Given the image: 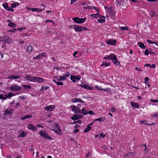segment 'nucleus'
<instances>
[{
    "label": "nucleus",
    "instance_id": "a878e982",
    "mask_svg": "<svg viewBox=\"0 0 158 158\" xmlns=\"http://www.w3.org/2000/svg\"><path fill=\"white\" fill-rule=\"evenodd\" d=\"M32 117V115L31 114H28V115H26L25 116H24V117L22 118H21V120H24L26 119L31 118Z\"/></svg>",
    "mask_w": 158,
    "mask_h": 158
},
{
    "label": "nucleus",
    "instance_id": "f8f14e48",
    "mask_svg": "<svg viewBox=\"0 0 158 158\" xmlns=\"http://www.w3.org/2000/svg\"><path fill=\"white\" fill-rule=\"evenodd\" d=\"M78 85L85 89H87L88 90H92L93 89V88L92 87H90L87 85L81 84Z\"/></svg>",
    "mask_w": 158,
    "mask_h": 158
},
{
    "label": "nucleus",
    "instance_id": "a211bd4d",
    "mask_svg": "<svg viewBox=\"0 0 158 158\" xmlns=\"http://www.w3.org/2000/svg\"><path fill=\"white\" fill-rule=\"evenodd\" d=\"M130 104L132 107L135 108H139V105L137 103L131 101L130 102Z\"/></svg>",
    "mask_w": 158,
    "mask_h": 158
},
{
    "label": "nucleus",
    "instance_id": "6ab92c4d",
    "mask_svg": "<svg viewBox=\"0 0 158 158\" xmlns=\"http://www.w3.org/2000/svg\"><path fill=\"white\" fill-rule=\"evenodd\" d=\"M12 2L13 3L11 4L10 7L12 8H15L16 7L18 6L19 4V2H15L14 1H12Z\"/></svg>",
    "mask_w": 158,
    "mask_h": 158
},
{
    "label": "nucleus",
    "instance_id": "20e7f679",
    "mask_svg": "<svg viewBox=\"0 0 158 158\" xmlns=\"http://www.w3.org/2000/svg\"><path fill=\"white\" fill-rule=\"evenodd\" d=\"M21 88L20 86L16 84H15L11 86L10 88V90L11 91H18L21 89Z\"/></svg>",
    "mask_w": 158,
    "mask_h": 158
},
{
    "label": "nucleus",
    "instance_id": "603ef678",
    "mask_svg": "<svg viewBox=\"0 0 158 158\" xmlns=\"http://www.w3.org/2000/svg\"><path fill=\"white\" fill-rule=\"evenodd\" d=\"M149 51L148 49H146L144 52V54L145 55H148L149 54Z\"/></svg>",
    "mask_w": 158,
    "mask_h": 158
},
{
    "label": "nucleus",
    "instance_id": "8fccbe9b",
    "mask_svg": "<svg viewBox=\"0 0 158 158\" xmlns=\"http://www.w3.org/2000/svg\"><path fill=\"white\" fill-rule=\"evenodd\" d=\"M30 76L29 75L27 76L26 77H24L23 78L25 79V81H30Z\"/></svg>",
    "mask_w": 158,
    "mask_h": 158
},
{
    "label": "nucleus",
    "instance_id": "393cba45",
    "mask_svg": "<svg viewBox=\"0 0 158 158\" xmlns=\"http://www.w3.org/2000/svg\"><path fill=\"white\" fill-rule=\"evenodd\" d=\"M116 57H117L114 54H112L109 55V59L111 60L112 61L113 60H114L115 59V58H116Z\"/></svg>",
    "mask_w": 158,
    "mask_h": 158
},
{
    "label": "nucleus",
    "instance_id": "2f4dec72",
    "mask_svg": "<svg viewBox=\"0 0 158 158\" xmlns=\"http://www.w3.org/2000/svg\"><path fill=\"white\" fill-rule=\"evenodd\" d=\"M144 67L147 66L151 68H152L153 69L155 68L156 67V66L154 64H152V65H151L150 64H145L144 65Z\"/></svg>",
    "mask_w": 158,
    "mask_h": 158
},
{
    "label": "nucleus",
    "instance_id": "39448f33",
    "mask_svg": "<svg viewBox=\"0 0 158 158\" xmlns=\"http://www.w3.org/2000/svg\"><path fill=\"white\" fill-rule=\"evenodd\" d=\"M54 126H56L57 129H52V130L54 131L56 134L59 135H61L62 133L60 128L59 124H54Z\"/></svg>",
    "mask_w": 158,
    "mask_h": 158
},
{
    "label": "nucleus",
    "instance_id": "9d476101",
    "mask_svg": "<svg viewBox=\"0 0 158 158\" xmlns=\"http://www.w3.org/2000/svg\"><path fill=\"white\" fill-rule=\"evenodd\" d=\"M27 134L26 131H19L18 133V137L21 138L24 137Z\"/></svg>",
    "mask_w": 158,
    "mask_h": 158
},
{
    "label": "nucleus",
    "instance_id": "c85d7f7f",
    "mask_svg": "<svg viewBox=\"0 0 158 158\" xmlns=\"http://www.w3.org/2000/svg\"><path fill=\"white\" fill-rule=\"evenodd\" d=\"M91 127L90 126V124H88L87 125V128L85 129L84 130V132L85 133H86L87 132L91 130Z\"/></svg>",
    "mask_w": 158,
    "mask_h": 158
},
{
    "label": "nucleus",
    "instance_id": "338daca9",
    "mask_svg": "<svg viewBox=\"0 0 158 158\" xmlns=\"http://www.w3.org/2000/svg\"><path fill=\"white\" fill-rule=\"evenodd\" d=\"M135 69L139 71H142V69L136 67L135 68Z\"/></svg>",
    "mask_w": 158,
    "mask_h": 158
},
{
    "label": "nucleus",
    "instance_id": "473e14b6",
    "mask_svg": "<svg viewBox=\"0 0 158 158\" xmlns=\"http://www.w3.org/2000/svg\"><path fill=\"white\" fill-rule=\"evenodd\" d=\"M105 117H102L101 118H98L95 119V121H99V122H103L105 120Z\"/></svg>",
    "mask_w": 158,
    "mask_h": 158
},
{
    "label": "nucleus",
    "instance_id": "e2e57ef3",
    "mask_svg": "<svg viewBox=\"0 0 158 158\" xmlns=\"http://www.w3.org/2000/svg\"><path fill=\"white\" fill-rule=\"evenodd\" d=\"M150 101L151 102H158V100H156L154 99H151L150 100Z\"/></svg>",
    "mask_w": 158,
    "mask_h": 158
},
{
    "label": "nucleus",
    "instance_id": "09e8293b",
    "mask_svg": "<svg viewBox=\"0 0 158 158\" xmlns=\"http://www.w3.org/2000/svg\"><path fill=\"white\" fill-rule=\"evenodd\" d=\"M105 21V19H100L98 20V21L100 23H102L104 22Z\"/></svg>",
    "mask_w": 158,
    "mask_h": 158
},
{
    "label": "nucleus",
    "instance_id": "b1692460",
    "mask_svg": "<svg viewBox=\"0 0 158 158\" xmlns=\"http://www.w3.org/2000/svg\"><path fill=\"white\" fill-rule=\"evenodd\" d=\"M32 50V47L30 45H29L27 48L26 52L28 53H30Z\"/></svg>",
    "mask_w": 158,
    "mask_h": 158
},
{
    "label": "nucleus",
    "instance_id": "f704fd0d",
    "mask_svg": "<svg viewBox=\"0 0 158 158\" xmlns=\"http://www.w3.org/2000/svg\"><path fill=\"white\" fill-rule=\"evenodd\" d=\"M138 44L139 47L142 49H144L145 48L144 45L143 43L141 42H139Z\"/></svg>",
    "mask_w": 158,
    "mask_h": 158
},
{
    "label": "nucleus",
    "instance_id": "dca6fc26",
    "mask_svg": "<svg viewBox=\"0 0 158 158\" xmlns=\"http://www.w3.org/2000/svg\"><path fill=\"white\" fill-rule=\"evenodd\" d=\"M46 80L41 77H37L36 82L38 83H42L45 82Z\"/></svg>",
    "mask_w": 158,
    "mask_h": 158
},
{
    "label": "nucleus",
    "instance_id": "c756f323",
    "mask_svg": "<svg viewBox=\"0 0 158 158\" xmlns=\"http://www.w3.org/2000/svg\"><path fill=\"white\" fill-rule=\"evenodd\" d=\"M100 16V14L99 13H97L96 14H91L90 15V16L95 19L99 17Z\"/></svg>",
    "mask_w": 158,
    "mask_h": 158
},
{
    "label": "nucleus",
    "instance_id": "de8ad7c7",
    "mask_svg": "<svg viewBox=\"0 0 158 158\" xmlns=\"http://www.w3.org/2000/svg\"><path fill=\"white\" fill-rule=\"evenodd\" d=\"M156 14V12L154 11H151L150 12V16L151 17H153Z\"/></svg>",
    "mask_w": 158,
    "mask_h": 158
},
{
    "label": "nucleus",
    "instance_id": "423d86ee",
    "mask_svg": "<svg viewBox=\"0 0 158 158\" xmlns=\"http://www.w3.org/2000/svg\"><path fill=\"white\" fill-rule=\"evenodd\" d=\"M70 108L71 109L72 111L75 113H80L81 112L80 109L75 105L71 106Z\"/></svg>",
    "mask_w": 158,
    "mask_h": 158
},
{
    "label": "nucleus",
    "instance_id": "bb28decb",
    "mask_svg": "<svg viewBox=\"0 0 158 158\" xmlns=\"http://www.w3.org/2000/svg\"><path fill=\"white\" fill-rule=\"evenodd\" d=\"M37 77H30L29 81L32 82H36Z\"/></svg>",
    "mask_w": 158,
    "mask_h": 158
},
{
    "label": "nucleus",
    "instance_id": "6e6d98bb",
    "mask_svg": "<svg viewBox=\"0 0 158 158\" xmlns=\"http://www.w3.org/2000/svg\"><path fill=\"white\" fill-rule=\"evenodd\" d=\"M76 80L78 81L81 79V77L79 75L75 76Z\"/></svg>",
    "mask_w": 158,
    "mask_h": 158
},
{
    "label": "nucleus",
    "instance_id": "5701e85b",
    "mask_svg": "<svg viewBox=\"0 0 158 158\" xmlns=\"http://www.w3.org/2000/svg\"><path fill=\"white\" fill-rule=\"evenodd\" d=\"M56 79L58 81H64L67 79V78H65L63 76H61L57 77Z\"/></svg>",
    "mask_w": 158,
    "mask_h": 158
},
{
    "label": "nucleus",
    "instance_id": "ea45409f",
    "mask_svg": "<svg viewBox=\"0 0 158 158\" xmlns=\"http://www.w3.org/2000/svg\"><path fill=\"white\" fill-rule=\"evenodd\" d=\"M53 81L55 83H56L57 85H63V83L60 82H57L55 80H53Z\"/></svg>",
    "mask_w": 158,
    "mask_h": 158
},
{
    "label": "nucleus",
    "instance_id": "a19ab883",
    "mask_svg": "<svg viewBox=\"0 0 158 158\" xmlns=\"http://www.w3.org/2000/svg\"><path fill=\"white\" fill-rule=\"evenodd\" d=\"M71 80L73 82H75L76 80L75 78V76L74 75H71L70 77Z\"/></svg>",
    "mask_w": 158,
    "mask_h": 158
},
{
    "label": "nucleus",
    "instance_id": "774afa93",
    "mask_svg": "<svg viewBox=\"0 0 158 158\" xmlns=\"http://www.w3.org/2000/svg\"><path fill=\"white\" fill-rule=\"evenodd\" d=\"M41 54L42 57H45L46 56V53H41Z\"/></svg>",
    "mask_w": 158,
    "mask_h": 158
},
{
    "label": "nucleus",
    "instance_id": "13d9d810",
    "mask_svg": "<svg viewBox=\"0 0 158 158\" xmlns=\"http://www.w3.org/2000/svg\"><path fill=\"white\" fill-rule=\"evenodd\" d=\"M20 76H15V75H14V79L15 80V79H19L20 78Z\"/></svg>",
    "mask_w": 158,
    "mask_h": 158
},
{
    "label": "nucleus",
    "instance_id": "c03bdc74",
    "mask_svg": "<svg viewBox=\"0 0 158 158\" xmlns=\"http://www.w3.org/2000/svg\"><path fill=\"white\" fill-rule=\"evenodd\" d=\"M71 74L68 72H66L63 75V76L65 78H67L69 77Z\"/></svg>",
    "mask_w": 158,
    "mask_h": 158
},
{
    "label": "nucleus",
    "instance_id": "4c0bfd02",
    "mask_svg": "<svg viewBox=\"0 0 158 158\" xmlns=\"http://www.w3.org/2000/svg\"><path fill=\"white\" fill-rule=\"evenodd\" d=\"M80 113L85 115L87 114V111L85 110L84 108H82L81 111Z\"/></svg>",
    "mask_w": 158,
    "mask_h": 158
},
{
    "label": "nucleus",
    "instance_id": "a18cd8bd",
    "mask_svg": "<svg viewBox=\"0 0 158 158\" xmlns=\"http://www.w3.org/2000/svg\"><path fill=\"white\" fill-rule=\"evenodd\" d=\"M23 87L25 89H30L31 88V86L29 85H23Z\"/></svg>",
    "mask_w": 158,
    "mask_h": 158
},
{
    "label": "nucleus",
    "instance_id": "72a5a7b5",
    "mask_svg": "<svg viewBox=\"0 0 158 158\" xmlns=\"http://www.w3.org/2000/svg\"><path fill=\"white\" fill-rule=\"evenodd\" d=\"M2 6L6 10H7L9 7L7 3L6 2L3 3L2 4Z\"/></svg>",
    "mask_w": 158,
    "mask_h": 158
},
{
    "label": "nucleus",
    "instance_id": "f257e3e1",
    "mask_svg": "<svg viewBox=\"0 0 158 158\" xmlns=\"http://www.w3.org/2000/svg\"><path fill=\"white\" fill-rule=\"evenodd\" d=\"M1 41L3 42L4 43L9 44L11 43L12 40L9 36H4L1 39Z\"/></svg>",
    "mask_w": 158,
    "mask_h": 158
},
{
    "label": "nucleus",
    "instance_id": "0e129e2a",
    "mask_svg": "<svg viewBox=\"0 0 158 158\" xmlns=\"http://www.w3.org/2000/svg\"><path fill=\"white\" fill-rule=\"evenodd\" d=\"M7 10L13 12L14 11V10L9 7Z\"/></svg>",
    "mask_w": 158,
    "mask_h": 158
},
{
    "label": "nucleus",
    "instance_id": "4468645a",
    "mask_svg": "<svg viewBox=\"0 0 158 158\" xmlns=\"http://www.w3.org/2000/svg\"><path fill=\"white\" fill-rule=\"evenodd\" d=\"M13 110L11 109H7L6 110L4 113V115L5 116L9 115H10L13 113Z\"/></svg>",
    "mask_w": 158,
    "mask_h": 158
},
{
    "label": "nucleus",
    "instance_id": "052dcab7",
    "mask_svg": "<svg viewBox=\"0 0 158 158\" xmlns=\"http://www.w3.org/2000/svg\"><path fill=\"white\" fill-rule=\"evenodd\" d=\"M149 80V78L148 77H145V84L148 83V81Z\"/></svg>",
    "mask_w": 158,
    "mask_h": 158
},
{
    "label": "nucleus",
    "instance_id": "412c9836",
    "mask_svg": "<svg viewBox=\"0 0 158 158\" xmlns=\"http://www.w3.org/2000/svg\"><path fill=\"white\" fill-rule=\"evenodd\" d=\"M110 63H107L106 61H104L102 62L101 66L107 67L110 66Z\"/></svg>",
    "mask_w": 158,
    "mask_h": 158
},
{
    "label": "nucleus",
    "instance_id": "bf43d9fd",
    "mask_svg": "<svg viewBox=\"0 0 158 158\" xmlns=\"http://www.w3.org/2000/svg\"><path fill=\"white\" fill-rule=\"evenodd\" d=\"M110 111L112 112H114L116 111L115 108L114 107H112L111 108Z\"/></svg>",
    "mask_w": 158,
    "mask_h": 158
},
{
    "label": "nucleus",
    "instance_id": "e433bc0d",
    "mask_svg": "<svg viewBox=\"0 0 158 158\" xmlns=\"http://www.w3.org/2000/svg\"><path fill=\"white\" fill-rule=\"evenodd\" d=\"M22 30V29L21 28L20 29L15 28V29H12L11 30H9L8 31L9 32H11L15 33V32L17 30L18 31V30Z\"/></svg>",
    "mask_w": 158,
    "mask_h": 158
},
{
    "label": "nucleus",
    "instance_id": "f03ea898",
    "mask_svg": "<svg viewBox=\"0 0 158 158\" xmlns=\"http://www.w3.org/2000/svg\"><path fill=\"white\" fill-rule=\"evenodd\" d=\"M39 134L43 138L48 139L50 140H52L53 139L49 136L48 134L45 132L44 131L41 130L39 132Z\"/></svg>",
    "mask_w": 158,
    "mask_h": 158
},
{
    "label": "nucleus",
    "instance_id": "4d7b16f0",
    "mask_svg": "<svg viewBox=\"0 0 158 158\" xmlns=\"http://www.w3.org/2000/svg\"><path fill=\"white\" fill-rule=\"evenodd\" d=\"M81 29H82V30H84V31H88V30H89L85 27H84V26H81Z\"/></svg>",
    "mask_w": 158,
    "mask_h": 158
},
{
    "label": "nucleus",
    "instance_id": "58836bf2",
    "mask_svg": "<svg viewBox=\"0 0 158 158\" xmlns=\"http://www.w3.org/2000/svg\"><path fill=\"white\" fill-rule=\"evenodd\" d=\"M14 95V94L12 93H9L7 95H5L6 98L11 97Z\"/></svg>",
    "mask_w": 158,
    "mask_h": 158
},
{
    "label": "nucleus",
    "instance_id": "cd10ccee",
    "mask_svg": "<svg viewBox=\"0 0 158 158\" xmlns=\"http://www.w3.org/2000/svg\"><path fill=\"white\" fill-rule=\"evenodd\" d=\"M139 123L140 124H143L145 125H151L153 124V123H152V124H149L147 122L146 120H144V121H139Z\"/></svg>",
    "mask_w": 158,
    "mask_h": 158
},
{
    "label": "nucleus",
    "instance_id": "1a4fd4ad",
    "mask_svg": "<svg viewBox=\"0 0 158 158\" xmlns=\"http://www.w3.org/2000/svg\"><path fill=\"white\" fill-rule=\"evenodd\" d=\"M95 89L98 90H103L104 91H106L107 92H110V89L109 88L104 89L102 88L101 87H99L97 85H95Z\"/></svg>",
    "mask_w": 158,
    "mask_h": 158
},
{
    "label": "nucleus",
    "instance_id": "5fc2aeb1",
    "mask_svg": "<svg viewBox=\"0 0 158 158\" xmlns=\"http://www.w3.org/2000/svg\"><path fill=\"white\" fill-rule=\"evenodd\" d=\"M14 75L9 76L7 77V79H10L11 80L14 79Z\"/></svg>",
    "mask_w": 158,
    "mask_h": 158
},
{
    "label": "nucleus",
    "instance_id": "f3484780",
    "mask_svg": "<svg viewBox=\"0 0 158 158\" xmlns=\"http://www.w3.org/2000/svg\"><path fill=\"white\" fill-rule=\"evenodd\" d=\"M28 9L32 11H35L37 12H40L43 11L44 10H42L38 8H30V9L28 8Z\"/></svg>",
    "mask_w": 158,
    "mask_h": 158
},
{
    "label": "nucleus",
    "instance_id": "0eeeda50",
    "mask_svg": "<svg viewBox=\"0 0 158 158\" xmlns=\"http://www.w3.org/2000/svg\"><path fill=\"white\" fill-rule=\"evenodd\" d=\"M55 106L54 105H50L44 107V110L48 111H52L55 108Z\"/></svg>",
    "mask_w": 158,
    "mask_h": 158
},
{
    "label": "nucleus",
    "instance_id": "4be33fe9",
    "mask_svg": "<svg viewBox=\"0 0 158 158\" xmlns=\"http://www.w3.org/2000/svg\"><path fill=\"white\" fill-rule=\"evenodd\" d=\"M112 62L115 65H118L120 66V63L118 61L117 57H116V58H115V59Z\"/></svg>",
    "mask_w": 158,
    "mask_h": 158
},
{
    "label": "nucleus",
    "instance_id": "6e6552de",
    "mask_svg": "<svg viewBox=\"0 0 158 158\" xmlns=\"http://www.w3.org/2000/svg\"><path fill=\"white\" fill-rule=\"evenodd\" d=\"M107 44L109 45L114 46L116 44V40L110 39L106 41Z\"/></svg>",
    "mask_w": 158,
    "mask_h": 158
},
{
    "label": "nucleus",
    "instance_id": "49530a36",
    "mask_svg": "<svg viewBox=\"0 0 158 158\" xmlns=\"http://www.w3.org/2000/svg\"><path fill=\"white\" fill-rule=\"evenodd\" d=\"M151 117H158V113H153L151 115Z\"/></svg>",
    "mask_w": 158,
    "mask_h": 158
},
{
    "label": "nucleus",
    "instance_id": "aec40b11",
    "mask_svg": "<svg viewBox=\"0 0 158 158\" xmlns=\"http://www.w3.org/2000/svg\"><path fill=\"white\" fill-rule=\"evenodd\" d=\"M73 102H81L82 103H85V102L80 98H74L72 101Z\"/></svg>",
    "mask_w": 158,
    "mask_h": 158
},
{
    "label": "nucleus",
    "instance_id": "864d4df0",
    "mask_svg": "<svg viewBox=\"0 0 158 158\" xmlns=\"http://www.w3.org/2000/svg\"><path fill=\"white\" fill-rule=\"evenodd\" d=\"M0 99H1L6 100V97H4L2 94H0Z\"/></svg>",
    "mask_w": 158,
    "mask_h": 158
},
{
    "label": "nucleus",
    "instance_id": "37998d69",
    "mask_svg": "<svg viewBox=\"0 0 158 158\" xmlns=\"http://www.w3.org/2000/svg\"><path fill=\"white\" fill-rule=\"evenodd\" d=\"M119 28L122 30L127 31L128 29V27H119Z\"/></svg>",
    "mask_w": 158,
    "mask_h": 158
},
{
    "label": "nucleus",
    "instance_id": "3c124183",
    "mask_svg": "<svg viewBox=\"0 0 158 158\" xmlns=\"http://www.w3.org/2000/svg\"><path fill=\"white\" fill-rule=\"evenodd\" d=\"M106 135L104 134H103L102 133H100L99 134L98 136L100 137H102L103 138H104L105 136Z\"/></svg>",
    "mask_w": 158,
    "mask_h": 158
},
{
    "label": "nucleus",
    "instance_id": "9b49d317",
    "mask_svg": "<svg viewBox=\"0 0 158 158\" xmlns=\"http://www.w3.org/2000/svg\"><path fill=\"white\" fill-rule=\"evenodd\" d=\"M84 9H94L97 12H100L99 10L96 7L93 6H85L83 7Z\"/></svg>",
    "mask_w": 158,
    "mask_h": 158
},
{
    "label": "nucleus",
    "instance_id": "2eb2a0df",
    "mask_svg": "<svg viewBox=\"0 0 158 158\" xmlns=\"http://www.w3.org/2000/svg\"><path fill=\"white\" fill-rule=\"evenodd\" d=\"M28 128L29 130L33 131H36L37 130L36 128L34 125L32 124H30L28 125Z\"/></svg>",
    "mask_w": 158,
    "mask_h": 158
},
{
    "label": "nucleus",
    "instance_id": "79ce46f5",
    "mask_svg": "<svg viewBox=\"0 0 158 158\" xmlns=\"http://www.w3.org/2000/svg\"><path fill=\"white\" fill-rule=\"evenodd\" d=\"M42 58L41 54H39V55H37L36 56L34 57L33 58V59L35 60L36 59H39Z\"/></svg>",
    "mask_w": 158,
    "mask_h": 158
},
{
    "label": "nucleus",
    "instance_id": "69168bd1",
    "mask_svg": "<svg viewBox=\"0 0 158 158\" xmlns=\"http://www.w3.org/2000/svg\"><path fill=\"white\" fill-rule=\"evenodd\" d=\"M147 41L150 44H152L153 43V42L152 41L149 40H147Z\"/></svg>",
    "mask_w": 158,
    "mask_h": 158
},
{
    "label": "nucleus",
    "instance_id": "ddd939ff",
    "mask_svg": "<svg viewBox=\"0 0 158 158\" xmlns=\"http://www.w3.org/2000/svg\"><path fill=\"white\" fill-rule=\"evenodd\" d=\"M73 27V29L76 32H81L82 31L81 26H79L77 25H72Z\"/></svg>",
    "mask_w": 158,
    "mask_h": 158
},
{
    "label": "nucleus",
    "instance_id": "c9c22d12",
    "mask_svg": "<svg viewBox=\"0 0 158 158\" xmlns=\"http://www.w3.org/2000/svg\"><path fill=\"white\" fill-rule=\"evenodd\" d=\"M8 26L12 28H15L16 27V24L13 23H10L8 24Z\"/></svg>",
    "mask_w": 158,
    "mask_h": 158
},
{
    "label": "nucleus",
    "instance_id": "680f3d73",
    "mask_svg": "<svg viewBox=\"0 0 158 158\" xmlns=\"http://www.w3.org/2000/svg\"><path fill=\"white\" fill-rule=\"evenodd\" d=\"M87 114H94V113L92 111H89V112H87Z\"/></svg>",
    "mask_w": 158,
    "mask_h": 158
},
{
    "label": "nucleus",
    "instance_id": "7c9ffc66",
    "mask_svg": "<svg viewBox=\"0 0 158 158\" xmlns=\"http://www.w3.org/2000/svg\"><path fill=\"white\" fill-rule=\"evenodd\" d=\"M71 118L74 121L78 119V114H75L71 117Z\"/></svg>",
    "mask_w": 158,
    "mask_h": 158
},
{
    "label": "nucleus",
    "instance_id": "7ed1b4c3",
    "mask_svg": "<svg viewBox=\"0 0 158 158\" xmlns=\"http://www.w3.org/2000/svg\"><path fill=\"white\" fill-rule=\"evenodd\" d=\"M73 20L76 23L81 24L83 23L87 20L86 18L81 19L77 17H74L73 18Z\"/></svg>",
    "mask_w": 158,
    "mask_h": 158
}]
</instances>
